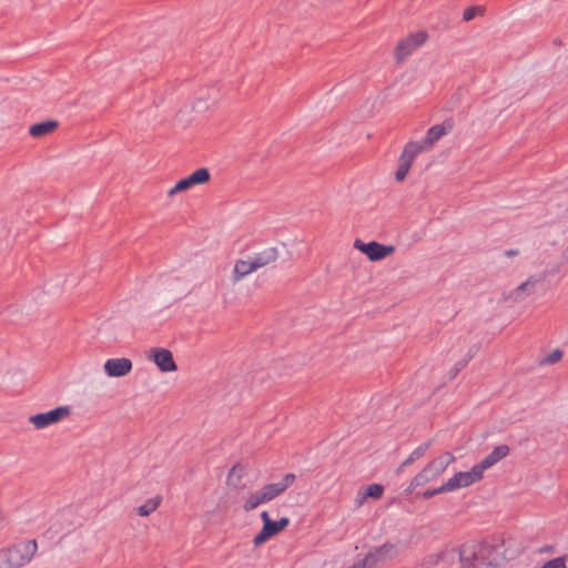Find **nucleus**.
I'll return each instance as SVG.
<instances>
[{"label": "nucleus", "instance_id": "nucleus-14", "mask_svg": "<svg viewBox=\"0 0 568 568\" xmlns=\"http://www.w3.org/2000/svg\"><path fill=\"white\" fill-rule=\"evenodd\" d=\"M398 554H399L398 545L395 542H392V541L384 542L383 545H381L367 552L369 558L373 560V564L375 565V567H377V565H379L381 562H383L385 560L396 558L398 556Z\"/></svg>", "mask_w": 568, "mask_h": 568}, {"label": "nucleus", "instance_id": "nucleus-3", "mask_svg": "<svg viewBox=\"0 0 568 568\" xmlns=\"http://www.w3.org/2000/svg\"><path fill=\"white\" fill-rule=\"evenodd\" d=\"M38 550L37 540H27L0 551V568H19L30 562Z\"/></svg>", "mask_w": 568, "mask_h": 568}, {"label": "nucleus", "instance_id": "nucleus-20", "mask_svg": "<svg viewBox=\"0 0 568 568\" xmlns=\"http://www.w3.org/2000/svg\"><path fill=\"white\" fill-rule=\"evenodd\" d=\"M243 476H244V467L241 464H235L229 470L227 484L230 486H236L243 479Z\"/></svg>", "mask_w": 568, "mask_h": 568}, {"label": "nucleus", "instance_id": "nucleus-19", "mask_svg": "<svg viewBox=\"0 0 568 568\" xmlns=\"http://www.w3.org/2000/svg\"><path fill=\"white\" fill-rule=\"evenodd\" d=\"M161 497L155 496L144 501L143 505L136 508L138 515L141 517H148L154 513L161 504Z\"/></svg>", "mask_w": 568, "mask_h": 568}, {"label": "nucleus", "instance_id": "nucleus-27", "mask_svg": "<svg viewBox=\"0 0 568 568\" xmlns=\"http://www.w3.org/2000/svg\"><path fill=\"white\" fill-rule=\"evenodd\" d=\"M439 493H440V491H437V489H434V490H427V491H425L423 495H424V497H426V498H427V497H430V496H433V495H435V494H439Z\"/></svg>", "mask_w": 568, "mask_h": 568}, {"label": "nucleus", "instance_id": "nucleus-15", "mask_svg": "<svg viewBox=\"0 0 568 568\" xmlns=\"http://www.w3.org/2000/svg\"><path fill=\"white\" fill-rule=\"evenodd\" d=\"M419 154L420 153H418L414 148H412V145L409 143H407L404 146V150H403L402 154L399 155L398 168L395 173V178L398 182H402L405 180L414 160Z\"/></svg>", "mask_w": 568, "mask_h": 568}, {"label": "nucleus", "instance_id": "nucleus-16", "mask_svg": "<svg viewBox=\"0 0 568 568\" xmlns=\"http://www.w3.org/2000/svg\"><path fill=\"white\" fill-rule=\"evenodd\" d=\"M103 367L109 377H122L132 371L133 364L131 359L125 357L110 358L104 363Z\"/></svg>", "mask_w": 568, "mask_h": 568}, {"label": "nucleus", "instance_id": "nucleus-5", "mask_svg": "<svg viewBox=\"0 0 568 568\" xmlns=\"http://www.w3.org/2000/svg\"><path fill=\"white\" fill-rule=\"evenodd\" d=\"M454 129V120L446 119L439 124L430 126L422 141L408 142L418 153L429 152L435 144Z\"/></svg>", "mask_w": 568, "mask_h": 568}, {"label": "nucleus", "instance_id": "nucleus-7", "mask_svg": "<svg viewBox=\"0 0 568 568\" xmlns=\"http://www.w3.org/2000/svg\"><path fill=\"white\" fill-rule=\"evenodd\" d=\"M428 36L425 31L410 33L400 40L395 48V59L397 63H403L415 50L422 47Z\"/></svg>", "mask_w": 568, "mask_h": 568}, {"label": "nucleus", "instance_id": "nucleus-10", "mask_svg": "<svg viewBox=\"0 0 568 568\" xmlns=\"http://www.w3.org/2000/svg\"><path fill=\"white\" fill-rule=\"evenodd\" d=\"M354 247L364 253L373 262L382 261L395 252L393 245H385L375 241L364 243L359 239L355 240Z\"/></svg>", "mask_w": 568, "mask_h": 568}, {"label": "nucleus", "instance_id": "nucleus-17", "mask_svg": "<svg viewBox=\"0 0 568 568\" xmlns=\"http://www.w3.org/2000/svg\"><path fill=\"white\" fill-rule=\"evenodd\" d=\"M508 453L509 447L507 445H499L495 447V449L480 464H477L476 466L479 467L481 474L484 475L486 469L493 467L495 464L506 457Z\"/></svg>", "mask_w": 568, "mask_h": 568}, {"label": "nucleus", "instance_id": "nucleus-9", "mask_svg": "<svg viewBox=\"0 0 568 568\" xmlns=\"http://www.w3.org/2000/svg\"><path fill=\"white\" fill-rule=\"evenodd\" d=\"M261 518H262L264 525H263L261 531L254 537V545H256V546L264 544L267 539L280 534L288 525V519L285 517L281 518L277 521H273L270 518L268 513L265 510L262 511Z\"/></svg>", "mask_w": 568, "mask_h": 568}, {"label": "nucleus", "instance_id": "nucleus-22", "mask_svg": "<svg viewBox=\"0 0 568 568\" xmlns=\"http://www.w3.org/2000/svg\"><path fill=\"white\" fill-rule=\"evenodd\" d=\"M384 493V487L379 484H372L366 488L365 497L379 498Z\"/></svg>", "mask_w": 568, "mask_h": 568}, {"label": "nucleus", "instance_id": "nucleus-23", "mask_svg": "<svg viewBox=\"0 0 568 568\" xmlns=\"http://www.w3.org/2000/svg\"><path fill=\"white\" fill-rule=\"evenodd\" d=\"M561 358H562V352L560 349H555L542 358L541 364H544V365L555 364V363L559 362Z\"/></svg>", "mask_w": 568, "mask_h": 568}, {"label": "nucleus", "instance_id": "nucleus-12", "mask_svg": "<svg viewBox=\"0 0 568 568\" xmlns=\"http://www.w3.org/2000/svg\"><path fill=\"white\" fill-rule=\"evenodd\" d=\"M70 408L65 406L58 407L53 410L33 415L29 422L38 429L45 428L50 425L57 424L70 415Z\"/></svg>", "mask_w": 568, "mask_h": 568}, {"label": "nucleus", "instance_id": "nucleus-2", "mask_svg": "<svg viewBox=\"0 0 568 568\" xmlns=\"http://www.w3.org/2000/svg\"><path fill=\"white\" fill-rule=\"evenodd\" d=\"M460 568H495L496 550L484 544H466L459 548Z\"/></svg>", "mask_w": 568, "mask_h": 568}, {"label": "nucleus", "instance_id": "nucleus-25", "mask_svg": "<svg viewBox=\"0 0 568 568\" xmlns=\"http://www.w3.org/2000/svg\"><path fill=\"white\" fill-rule=\"evenodd\" d=\"M542 568H566L565 561L562 558H555L548 562H546Z\"/></svg>", "mask_w": 568, "mask_h": 568}, {"label": "nucleus", "instance_id": "nucleus-11", "mask_svg": "<svg viewBox=\"0 0 568 568\" xmlns=\"http://www.w3.org/2000/svg\"><path fill=\"white\" fill-rule=\"evenodd\" d=\"M210 179L211 174L206 168L197 169L192 174L180 180L173 187H171L168 191V195L172 197L175 194L187 191L195 185L205 184L210 181Z\"/></svg>", "mask_w": 568, "mask_h": 568}, {"label": "nucleus", "instance_id": "nucleus-28", "mask_svg": "<svg viewBox=\"0 0 568 568\" xmlns=\"http://www.w3.org/2000/svg\"><path fill=\"white\" fill-rule=\"evenodd\" d=\"M564 257H565L566 260H568V244H567V247H566V250H565V252H564Z\"/></svg>", "mask_w": 568, "mask_h": 568}, {"label": "nucleus", "instance_id": "nucleus-6", "mask_svg": "<svg viewBox=\"0 0 568 568\" xmlns=\"http://www.w3.org/2000/svg\"><path fill=\"white\" fill-rule=\"evenodd\" d=\"M453 460L454 456L450 454L438 456L414 477L413 484L415 486H424L434 483Z\"/></svg>", "mask_w": 568, "mask_h": 568}, {"label": "nucleus", "instance_id": "nucleus-13", "mask_svg": "<svg viewBox=\"0 0 568 568\" xmlns=\"http://www.w3.org/2000/svg\"><path fill=\"white\" fill-rule=\"evenodd\" d=\"M149 358L154 362L162 373H173L178 368L172 352L166 348H151Z\"/></svg>", "mask_w": 568, "mask_h": 568}, {"label": "nucleus", "instance_id": "nucleus-24", "mask_svg": "<svg viewBox=\"0 0 568 568\" xmlns=\"http://www.w3.org/2000/svg\"><path fill=\"white\" fill-rule=\"evenodd\" d=\"M483 10L480 7H469L467 8L463 13V19L465 21L473 20L478 13H480Z\"/></svg>", "mask_w": 568, "mask_h": 568}, {"label": "nucleus", "instance_id": "nucleus-26", "mask_svg": "<svg viewBox=\"0 0 568 568\" xmlns=\"http://www.w3.org/2000/svg\"><path fill=\"white\" fill-rule=\"evenodd\" d=\"M518 254H519V251H518V250H516V248H509V250H506V251L504 252V255H505L506 257H514V256H517Z\"/></svg>", "mask_w": 568, "mask_h": 568}, {"label": "nucleus", "instance_id": "nucleus-21", "mask_svg": "<svg viewBox=\"0 0 568 568\" xmlns=\"http://www.w3.org/2000/svg\"><path fill=\"white\" fill-rule=\"evenodd\" d=\"M526 287L527 286H509L507 296L515 302L523 301L527 295Z\"/></svg>", "mask_w": 568, "mask_h": 568}, {"label": "nucleus", "instance_id": "nucleus-8", "mask_svg": "<svg viewBox=\"0 0 568 568\" xmlns=\"http://www.w3.org/2000/svg\"><path fill=\"white\" fill-rule=\"evenodd\" d=\"M483 474L476 465L469 471H460L449 478L444 485L437 488V491H453L480 480Z\"/></svg>", "mask_w": 568, "mask_h": 568}, {"label": "nucleus", "instance_id": "nucleus-18", "mask_svg": "<svg viewBox=\"0 0 568 568\" xmlns=\"http://www.w3.org/2000/svg\"><path fill=\"white\" fill-rule=\"evenodd\" d=\"M58 122L54 120L43 121L31 125L29 133L33 138H42L52 133L58 128Z\"/></svg>", "mask_w": 568, "mask_h": 568}, {"label": "nucleus", "instance_id": "nucleus-1", "mask_svg": "<svg viewBox=\"0 0 568 568\" xmlns=\"http://www.w3.org/2000/svg\"><path fill=\"white\" fill-rule=\"evenodd\" d=\"M280 250L276 246H267L261 251L247 254L234 263L232 280L239 282L258 270L274 264L280 258Z\"/></svg>", "mask_w": 568, "mask_h": 568}, {"label": "nucleus", "instance_id": "nucleus-4", "mask_svg": "<svg viewBox=\"0 0 568 568\" xmlns=\"http://www.w3.org/2000/svg\"><path fill=\"white\" fill-rule=\"evenodd\" d=\"M293 479V475H286L283 478V480L265 485L260 490L250 494L243 503L244 511H252L256 509L260 505L273 500L287 489V487L292 484Z\"/></svg>", "mask_w": 568, "mask_h": 568}]
</instances>
